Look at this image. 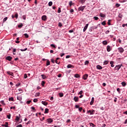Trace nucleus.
<instances>
[{"mask_svg": "<svg viewBox=\"0 0 127 127\" xmlns=\"http://www.w3.org/2000/svg\"><path fill=\"white\" fill-rule=\"evenodd\" d=\"M85 8H86V6H81L78 7V11H84V9H85Z\"/></svg>", "mask_w": 127, "mask_h": 127, "instance_id": "obj_1", "label": "nucleus"}, {"mask_svg": "<svg viewBox=\"0 0 127 127\" xmlns=\"http://www.w3.org/2000/svg\"><path fill=\"white\" fill-rule=\"evenodd\" d=\"M87 113L90 114V115H94L95 114V110H88Z\"/></svg>", "mask_w": 127, "mask_h": 127, "instance_id": "obj_2", "label": "nucleus"}, {"mask_svg": "<svg viewBox=\"0 0 127 127\" xmlns=\"http://www.w3.org/2000/svg\"><path fill=\"white\" fill-rule=\"evenodd\" d=\"M118 50L119 52L120 53H123L125 51V50L124 49V48H123V47L118 48Z\"/></svg>", "mask_w": 127, "mask_h": 127, "instance_id": "obj_3", "label": "nucleus"}, {"mask_svg": "<svg viewBox=\"0 0 127 127\" xmlns=\"http://www.w3.org/2000/svg\"><path fill=\"white\" fill-rule=\"evenodd\" d=\"M88 76L89 75H88V74H85L83 75L82 79L83 80H87V79H88Z\"/></svg>", "mask_w": 127, "mask_h": 127, "instance_id": "obj_4", "label": "nucleus"}, {"mask_svg": "<svg viewBox=\"0 0 127 127\" xmlns=\"http://www.w3.org/2000/svg\"><path fill=\"white\" fill-rule=\"evenodd\" d=\"M41 18L42 20H43L44 21L47 20V16L45 15H43Z\"/></svg>", "mask_w": 127, "mask_h": 127, "instance_id": "obj_5", "label": "nucleus"}, {"mask_svg": "<svg viewBox=\"0 0 127 127\" xmlns=\"http://www.w3.org/2000/svg\"><path fill=\"white\" fill-rule=\"evenodd\" d=\"M6 60H7L8 61H11V60L12 59V57L11 56H7L5 58Z\"/></svg>", "mask_w": 127, "mask_h": 127, "instance_id": "obj_6", "label": "nucleus"}, {"mask_svg": "<svg viewBox=\"0 0 127 127\" xmlns=\"http://www.w3.org/2000/svg\"><path fill=\"white\" fill-rule=\"evenodd\" d=\"M47 122L48 124H51V123H53V120L51 118H49L47 120Z\"/></svg>", "mask_w": 127, "mask_h": 127, "instance_id": "obj_7", "label": "nucleus"}, {"mask_svg": "<svg viewBox=\"0 0 127 127\" xmlns=\"http://www.w3.org/2000/svg\"><path fill=\"white\" fill-rule=\"evenodd\" d=\"M112 51V48L110 46H107V51L108 52H110V51Z\"/></svg>", "mask_w": 127, "mask_h": 127, "instance_id": "obj_8", "label": "nucleus"}, {"mask_svg": "<svg viewBox=\"0 0 127 127\" xmlns=\"http://www.w3.org/2000/svg\"><path fill=\"white\" fill-rule=\"evenodd\" d=\"M95 101V98L94 97H92L91 101L90 103V105L92 106L93 105V104H94V101Z\"/></svg>", "mask_w": 127, "mask_h": 127, "instance_id": "obj_9", "label": "nucleus"}, {"mask_svg": "<svg viewBox=\"0 0 127 127\" xmlns=\"http://www.w3.org/2000/svg\"><path fill=\"white\" fill-rule=\"evenodd\" d=\"M88 26H89V24H86L83 28V32H85L86 30H87V29L88 28Z\"/></svg>", "mask_w": 127, "mask_h": 127, "instance_id": "obj_10", "label": "nucleus"}, {"mask_svg": "<svg viewBox=\"0 0 127 127\" xmlns=\"http://www.w3.org/2000/svg\"><path fill=\"white\" fill-rule=\"evenodd\" d=\"M73 100L74 102L76 103V102H78L79 101V97L75 96L73 98Z\"/></svg>", "mask_w": 127, "mask_h": 127, "instance_id": "obj_11", "label": "nucleus"}, {"mask_svg": "<svg viewBox=\"0 0 127 127\" xmlns=\"http://www.w3.org/2000/svg\"><path fill=\"white\" fill-rule=\"evenodd\" d=\"M96 68L98 70H102V69H103V67H102V66H101L100 65H97L96 66Z\"/></svg>", "mask_w": 127, "mask_h": 127, "instance_id": "obj_12", "label": "nucleus"}, {"mask_svg": "<svg viewBox=\"0 0 127 127\" xmlns=\"http://www.w3.org/2000/svg\"><path fill=\"white\" fill-rule=\"evenodd\" d=\"M67 68H74V65L69 64L67 65Z\"/></svg>", "mask_w": 127, "mask_h": 127, "instance_id": "obj_13", "label": "nucleus"}, {"mask_svg": "<svg viewBox=\"0 0 127 127\" xmlns=\"http://www.w3.org/2000/svg\"><path fill=\"white\" fill-rule=\"evenodd\" d=\"M41 103L43 105H44V106H47V105H48V103L45 101H42Z\"/></svg>", "mask_w": 127, "mask_h": 127, "instance_id": "obj_14", "label": "nucleus"}, {"mask_svg": "<svg viewBox=\"0 0 127 127\" xmlns=\"http://www.w3.org/2000/svg\"><path fill=\"white\" fill-rule=\"evenodd\" d=\"M99 15L101 17H106V14H103V13H100Z\"/></svg>", "mask_w": 127, "mask_h": 127, "instance_id": "obj_15", "label": "nucleus"}, {"mask_svg": "<svg viewBox=\"0 0 127 127\" xmlns=\"http://www.w3.org/2000/svg\"><path fill=\"white\" fill-rule=\"evenodd\" d=\"M49 113V109L46 108L45 110L44 114H48Z\"/></svg>", "mask_w": 127, "mask_h": 127, "instance_id": "obj_16", "label": "nucleus"}, {"mask_svg": "<svg viewBox=\"0 0 127 127\" xmlns=\"http://www.w3.org/2000/svg\"><path fill=\"white\" fill-rule=\"evenodd\" d=\"M115 69L116 70H118V71H119V70L121 69V66L120 65H116L115 67Z\"/></svg>", "mask_w": 127, "mask_h": 127, "instance_id": "obj_17", "label": "nucleus"}, {"mask_svg": "<svg viewBox=\"0 0 127 127\" xmlns=\"http://www.w3.org/2000/svg\"><path fill=\"white\" fill-rule=\"evenodd\" d=\"M2 127H8V123L5 122V125H2Z\"/></svg>", "mask_w": 127, "mask_h": 127, "instance_id": "obj_18", "label": "nucleus"}, {"mask_svg": "<svg viewBox=\"0 0 127 127\" xmlns=\"http://www.w3.org/2000/svg\"><path fill=\"white\" fill-rule=\"evenodd\" d=\"M121 84L123 87H126V86H127V83H126L125 81L122 82Z\"/></svg>", "mask_w": 127, "mask_h": 127, "instance_id": "obj_19", "label": "nucleus"}, {"mask_svg": "<svg viewBox=\"0 0 127 127\" xmlns=\"http://www.w3.org/2000/svg\"><path fill=\"white\" fill-rule=\"evenodd\" d=\"M20 119V117H19L18 116H16V118L15 119V121L16 122H18Z\"/></svg>", "mask_w": 127, "mask_h": 127, "instance_id": "obj_20", "label": "nucleus"}, {"mask_svg": "<svg viewBox=\"0 0 127 127\" xmlns=\"http://www.w3.org/2000/svg\"><path fill=\"white\" fill-rule=\"evenodd\" d=\"M110 64H111V67H115V65H114V62L113 61H111Z\"/></svg>", "mask_w": 127, "mask_h": 127, "instance_id": "obj_21", "label": "nucleus"}, {"mask_svg": "<svg viewBox=\"0 0 127 127\" xmlns=\"http://www.w3.org/2000/svg\"><path fill=\"white\" fill-rule=\"evenodd\" d=\"M102 43H103V45H107V44H108V42L107 41L105 40L102 42Z\"/></svg>", "mask_w": 127, "mask_h": 127, "instance_id": "obj_22", "label": "nucleus"}, {"mask_svg": "<svg viewBox=\"0 0 127 127\" xmlns=\"http://www.w3.org/2000/svg\"><path fill=\"white\" fill-rule=\"evenodd\" d=\"M17 100H18V101H21V100H22V98L21 97V96H17Z\"/></svg>", "mask_w": 127, "mask_h": 127, "instance_id": "obj_23", "label": "nucleus"}, {"mask_svg": "<svg viewBox=\"0 0 127 127\" xmlns=\"http://www.w3.org/2000/svg\"><path fill=\"white\" fill-rule=\"evenodd\" d=\"M59 95L60 96V98H62L64 96V94L63 93L61 92L59 93Z\"/></svg>", "mask_w": 127, "mask_h": 127, "instance_id": "obj_24", "label": "nucleus"}, {"mask_svg": "<svg viewBox=\"0 0 127 127\" xmlns=\"http://www.w3.org/2000/svg\"><path fill=\"white\" fill-rule=\"evenodd\" d=\"M41 77L43 80H45V79H46V76L44 74H42Z\"/></svg>", "mask_w": 127, "mask_h": 127, "instance_id": "obj_25", "label": "nucleus"}, {"mask_svg": "<svg viewBox=\"0 0 127 127\" xmlns=\"http://www.w3.org/2000/svg\"><path fill=\"white\" fill-rule=\"evenodd\" d=\"M74 77L75 78H80V75L78 74H75L74 75Z\"/></svg>", "mask_w": 127, "mask_h": 127, "instance_id": "obj_26", "label": "nucleus"}, {"mask_svg": "<svg viewBox=\"0 0 127 127\" xmlns=\"http://www.w3.org/2000/svg\"><path fill=\"white\" fill-rule=\"evenodd\" d=\"M109 61H105L103 63L104 65H107L108 64Z\"/></svg>", "mask_w": 127, "mask_h": 127, "instance_id": "obj_27", "label": "nucleus"}, {"mask_svg": "<svg viewBox=\"0 0 127 127\" xmlns=\"http://www.w3.org/2000/svg\"><path fill=\"white\" fill-rule=\"evenodd\" d=\"M40 95V93L39 92H37L35 95V97H39V96Z\"/></svg>", "mask_w": 127, "mask_h": 127, "instance_id": "obj_28", "label": "nucleus"}, {"mask_svg": "<svg viewBox=\"0 0 127 127\" xmlns=\"http://www.w3.org/2000/svg\"><path fill=\"white\" fill-rule=\"evenodd\" d=\"M92 29H97L98 28V26H93L91 27Z\"/></svg>", "mask_w": 127, "mask_h": 127, "instance_id": "obj_29", "label": "nucleus"}, {"mask_svg": "<svg viewBox=\"0 0 127 127\" xmlns=\"http://www.w3.org/2000/svg\"><path fill=\"white\" fill-rule=\"evenodd\" d=\"M8 100L10 101H11V102H13L14 101L13 97H9L8 99Z\"/></svg>", "mask_w": 127, "mask_h": 127, "instance_id": "obj_30", "label": "nucleus"}, {"mask_svg": "<svg viewBox=\"0 0 127 127\" xmlns=\"http://www.w3.org/2000/svg\"><path fill=\"white\" fill-rule=\"evenodd\" d=\"M52 4H53V3L52 2V1H50L48 3V5L49 6H51L52 5Z\"/></svg>", "mask_w": 127, "mask_h": 127, "instance_id": "obj_31", "label": "nucleus"}, {"mask_svg": "<svg viewBox=\"0 0 127 127\" xmlns=\"http://www.w3.org/2000/svg\"><path fill=\"white\" fill-rule=\"evenodd\" d=\"M24 35L26 38H28V37H29V35H28L27 33L24 34Z\"/></svg>", "mask_w": 127, "mask_h": 127, "instance_id": "obj_32", "label": "nucleus"}, {"mask_svg": "<svg viewBox=\"0 0 127 127\" xmlns=\"http://www.w3.org/2000/svg\"><path fill=\"white\" fill-rule=\"evenodd\" d=\"M33 102L34 103H37V102H38V99H37V98H35L33 99Z\"/></svg>", "mask_w": 127, "mask_h": 127, "instance_id": "obj_33", "label": "nucleus"}, {"mask_svg": "<svg viewBox=\"0 0 127 127\" xmlns=\"http://www.w3.org/2000/svg\"><path fill=\"white\" fill-rule=\"evenodd\" d=\"M89 125H90V127H96V126L93 123H89Z\"/></svg>", "mask_w": 127, "mask_h": 127, "instance_id": "obj_34", "label": "nucleus"}, {"mask_svg": "<svg viewBox=\"0 0 127 127\" xmlns=\"http://www.w3.org/2000/svg\"><path fill=\"white\" fill-rule=\"evenodd\" d=\"M1 104L3 105V106H5V104L4 103V101L2 100L0 101Z\"/></svg>", "mask_w": 127, "mask_h": 127, "instance_id": "obj_35", "label": "nucleus"}, {"mask_svg": "<svg viewBox=\"0 0 127 127\" xmlns=\"http://www.w3.org/2000/svg\"><path fill=\"white\" fill-rule=\"evenodd\" d=\"M10 117H11V114H9L8 115H7V118L8 119V120H10Z\"/></svg>", "mask_w": 127, "mask_h": 127, "instance_id": "obj_36", "label": "nucleus"}, {"mask_svg": "<svg viewBox=\"0 0 127 127\" xmlns=\"http://www.w3.org/2000/svg\"><path fill=\"white\" fill-rule=\"evenodd\" d=\"M22 26H23V24H22V23L18 25V27L19 28H21V27H22Z\"/></svg>", "mask_w": 127, "mask_h": 127, "instance_id": "obj_37", "label": "nucleus"}, {"mask_svg": "<svg viewBox=\"0 0 127 127\" xmlns=\"http://www.w3.org/2000/svg\"><path fill=\"white\" fill-rule=\"evenodd\" d=\"M120 6H121V4L118 3H116L115 4V6H117V7H120Z\"/></svg>", "mask_w": 127, "mask_h": 127, "instance_id": "obj_38", "label": "nucleus"}, {"mask_svg": "<svg viewBox=\"0 0 127 127\" xmlns=\"http://www.w3.org/2000/svg\"><path fill=\"white\" fill-rule=\"evenodd\" d=\"M51 47H53V48H56V46H55V45H54L53 44H51Z\"/></svg>", "mask_w": 127, "mask_h": 127, "instance_id": "obj_39", "label": "nucleus"}, {"mask_svg": "<svg viewBox=\"0 0 127 127\" xmlns=\"http://www.w3.org/2000/svg\"><path fill=\"white\" fill-rule=\"evenodd\" d=\"M45 84V82L44 81H42L41 82V85L43 87H44V84Z\"/></svg>", "mask_w": 127, "mask_h": 127, "instance_id": "obj_40", "label": "nucleus"}, {"mask_svg": "<svg viewBox=\"0 0 127 127\" xmlns=\"http://www.w3.org/2000/svg\"><path fill=\"white\" fill-rule=\"evenodd\" d=\"M7 73L9 74V75H10L11 76H13V72H7Z\"/></svg>", "mask_w": 127, "mask_h": 127, "instance_id": "obj_41", "label": "nucleus"}, {"mask_svg": "<svg viewBox=\"0 0 127 127\" xmlns=\"http://www.w3.org/2000/svg\"><path fill=\"white\" fill-rule=\"evenodd\" d=\"M49 65H50V62L48 60L47 61V66H49Z\"/></svg>", "mask_w": 127, "mask_h": 127, "instance_id": "obj_42", "label": "nucleus"}, {"mask_svg": "<svg viewBox=\"0 0 127 127\" xmlns=\"http://www.w3.org/2000/svg\"><path fill=\"white\" fill-rule=\"evenodd\" d=\"M117 92H118L119 94H121V89H120V88H117Z\"/></svg>", "mask_w": 127, "mask_h": 127, "instance_id": "obj_43", "label": "nucleus"}, {"mask_svg": "<svg viewBox=\"0 0 127 127\" xmlns=\"http://www.w3.org/2000/svg\"><path fill=\"white\" fill-rule=\"evenodd\" d=\"M20 51H22V52L26 51V50H27V48H26L24 49H20Z\"/></svg>", "mask_w": 127, "mask_h": 127, "instance_id": "obj_44", "label": "nucleus"}, {"mask_svg": "<svg viewBox=\"0 0 127 127\" xmlns=\"http://www.w3.org/2000/svg\"><path fill=\"white\" fill-rule=\"evenodd\" d=\"M14 17H15V18H18V14L17 13L15 14Z\"/></svg>", "mask_w": 127, "mask_h": 127, "instance_id": "obj_45", "label": "nucleus"}, {"mask_svg": "<svg viewBox=\"0 0 127 127\" xmlns=\"http://www.w3.org/2000/svg\"><path fill=\"white\" fill-rule=\"evenodd\" d=\"M88 64H89V61H86L84 63V65H88Z\"/></svg>", "mask_w": 127, "mask_h": 127, "instance_id": "obj_46", "label": "nucleus"}, {"mask_svg": "<svg viewBox=\"0 0 127 127\" xmlns=\"http://www.w3.org/2000/svg\"><path fill=\"white\" fill-rule=\"evenodd\" d=\"M7 20V17H5L3 19V22H5V21Z\"/></svg>", "mask_w": 127, "mask_h": 127, "instance_id": "obj_47", "label": "nucleus"}, {"mask_svg": "<svg viewBox=\"0 0 127 127\" xmlns=\"http://www.w3.org/2000/svg\"><path fill=\"white\" fill-rule=\"evenodd\" d=\"M58 12V13H60V12H61V8L59 7Z\"/></svg>", "mask_w": 127, "mask_h": 127, "instance_id": "obj_48", "label": "nucleus"}, {"mask_svg": "<svg viewBox=\"0 0 127 127\" xmlns=\"http://www.w3.org/2000/svg\"><path fill=\"white\" fill-rule=\"evenodd\" d=\"M101 24H102V25H106V21H104L101 23Z\"/></svg>", "mask_w": 127, "mask_h": 127, "instance_id": "obj_49", "label": "nucleus"}, {"mask_svg": "<svg viewBox=\"0 0 127 127\" xmlns=\"http://www.w3.org/2000/svg\"><path fill=\"white\" fill-rule=\"evenodd\" d=\"M72 3H73V2H72V1H70L69 2V6H72Z\"/></svg>", "mask_w": 127, "mask_h": 127, "instance_id": "obj_50", "label": "nucleus"}, {"mask_svg": "<svg viewBox=\"0 0 127 127\" xmlns=\"http://www.w3.org/2000/svg\"><path fill=\"white\" fill-rule=\"evenodd\" d=\"M89 32H92V31H93V29H92V27H90V28L89 29Z\"/></svg>", "mask_w": 127, "mask_h": 127, "instance_id": "obj_51", "label": "nucleus"}, {"mask_svg": "<svg viewBox=\"0 0 127 127\" xmlns=\"http://www.w3.org/2000/svg\"><path fill=\"white\" fill-rule=\"evenodd\" d=\"M83 94V91L81 90L78 92V95H82Z\"/></svg>", "mask_w": 127, "mask_h": 127, "instance_id": "obj_52", "label": "nucleus"}, {"mask_svg": "<svg viewBox=\"0 0 127 127\" xmlns=\"http://www.w3.org/2000/svg\"><path fill=\"white\" fill-rule=\"evenodd\" d=\"M59 26L60 27H62V23L61 22L59 23Z\"/></svg>", "mask_w": 127, "mask_h": 127, "instance_id": "obj_53", "label": "nucleus"}, {"mask_svg": "<svg viewBox=\"0 0 127 127\" xmlns=\"http://www.w3.org/2000/svg\"><path fill=\"white\" fill-rule=\"evenodd\" d=\"M31 103V100H29L26 102V104H29Z\"/></svg>", "mask_w": 127, "mask_h": 127, "instance_id": "obj_54", "label": "nucleus"}, {"mask_svg": "<svg viewBox=\"0 0 127 127\" xmlns=\"http://www.w3.org/2000/svg\"><path fill=\"white\" fill-rule=\"evenodd\" d=\"M82 110H83V108H82V107L78 108V110L79 112H82Z\"/></svg>", "mask_w": 127, "mask_h": 127, "instance_id": "obj_55", "label": "nucleus"}, {"mask_svg": "<svg viewBox=\"0 0 127 127\" xmlns=\"http://www.w3.org/2000/svg\"><path fill=\"white\" fill-rule=\"evenodd\" d=\"M108 25H111V20H108Z\"/></svg>", "mask_w": 127, "mask_h": 127, "instance_id": "obj_56", "label": "nucleus"}, {"mask_svg": "<svg viewBox=\"0 0 127 127\" xmlns=\"http://www.w3.org/2000/svg\"><path fill=\"white\" fill-rule=\"evenodd\" d=\"M94 18L95 20H98V19H99V17H96V16H94Z\"/></svg>", "mask_w": 127, "mask_h": 127, "instance_id": "obj_57", "label": "nucleus"}, {"mask_svg": "<svg viewBox=\"0 0 127 127\" xmlns=\"http://www.w3.org/2000/svg\"><path fill=\"white\" fill-rule=\"evenodd\" d=\"M118 100V98L117 97H115L114 102L115 103H117V101Z\"/></svg>", "mask_w": 127, "mask_h": 127, "instance_id": "obj_58", "label": "nucleus"}, {"mask_svg": "<svg viewBox=\"0 0 127 127\" xmlns=\"http://www.w3.org/2000/svg\"><path fill=\"white\" fill-rule=\"evenodd\" d=\"M79 105H76L75 106V109H79Z\"/></svg>", "mask_w": 127, "mask_h": 127, "instance_id": "obj_59", "label": "nucleus"}, {"mask_svg": "<svg viewBox=\"0 0 127 127\" xmlns=\"http://www.w3.org/2000/svg\"><path fill=\"white\" fill-rule=\"evenodd\" d=\"M24 78L25 79H26V78H27V75L26 74H25L24 75Z\"/></svg>", "mask_w": 127, "mask_h": 127, "instance_id": "obj_60", "label": "nucleus"}, {"mask_svg": "<svg viewBox=\"0 0 127 127\" xmlns=\"http://www.w3.org/2000/svg\"><path fill=\"white\" fill-rule=\"evenodd\" d=\"M17 127H22V125L21 124H20V125L17 126Z\"/></svg>", "mask_w": 127, "mask_h": 127, "instance_id": "obj_61", "label": "nucleus"}, {"mask_svg": "<svg viewBox=\"0 0 127 127\" xmlns=\"http://www.w3.org/2000/svg\"><path fill=\"white\" fill-rule=\"evenodd\" d=\"M69 57H70V56L67 55V56H66L65 57V58H66V59H68V58H69Z\"/></svg>", "mask_w": 127, "mask_h": 127, "instance_id": "obj_62", "label": "nucleus"}, {"mask_svg": "<svg viewBox=\"0 0 127 127\" xmlns=\"http://www.w3.org/2000/svg\"><path fill=\"white\" fill-rule=\"evenodd\" d=\"M124 124H125V125H127V119L125 120V122H124Z\"/></svg>", "mask_w": 127, "mask_h": 127, "instance_id": "obj_63", "label": "nucleus"}, {"mask_svg": "<svg viewBox=\"0 0 127 127\" xmlns=\"http://www.w3.org/2000/svg\"><path fill=\"white\" fill-rule=\"evenodd\" d=\"M123 114H124V115H127V111H125V112H123Z\"/></svg>", "mask_w": 127, "mask_h": 127, "instance_id": "obj_64", "label": "nucleus"}]
</instances>
